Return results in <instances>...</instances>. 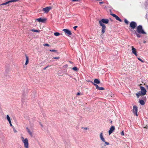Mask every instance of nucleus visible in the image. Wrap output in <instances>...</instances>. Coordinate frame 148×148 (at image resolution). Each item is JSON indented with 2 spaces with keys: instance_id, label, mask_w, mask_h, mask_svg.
<instances>
[{
  "instance_id": "obj_47",
  "label": "nucleus",
  "mask_w": 148,
  "mask_h": 148,
  "mask_svg": "<svg viewBox=\"0 0 148 148\" xmlns=\"http://www.w3.org/2000/svg\"><path fill=\"white\" fill-rule=\"evenodd\" d=\"M70 63H72V62H70Z\"/></svg>"
},
{
  "instance_id": "obj_37",
  "label": "nucleus",
  "mask_w": 148,
  "mask_h": 148,
  "mask_svg": "<svg viewBox=\"0 0 148 148\" xmlns=\"http://www.w3.org/2000/svg\"><path fill=\"white\" fill-rule=\"evenodd\" d=\"M77 26H75L73 27V29L75 30L77 28Z\"/></svg>"
},
{
  "instance_id": "obj_33",
  "label": "nucleus",
  "mask_w": 148,
  "mask_h": 148,
  "mask_svg": "<svg viewBox=\"0 0 148 148\" xmlns=\"http://www.w3.org/2000/svg\"><path fill=\"white\" fill-rule=\"evenodd\" d=\"M50 51L51 52H56V50H55L52 49V50H50Z\"/></svg>"
},
{
  "instance_id": "obj_14",
  "label": "nucleus",
  "mask_w": 148,
  "mask_h": 148,
  "mask_svg": "<svg viewBox=\"0 0 148 148\" xmlns=\"http://www.w3.org/2000/svg\"><path fill=\"white\" fill-rule=\"evenodd\" d=\"M65 32L68 36H70L72 35L71 32L67 29H65Z\"/></svg>"
},
{
  "instance_id": "obj_22",
  "label": "nucleus",
  "mask_w": 148,
  "mask_h": 148,
  "mask_svg": "<svg viewBox=\"0 0 148 148\" xmlns=\"http://www.w3.org/2000/svg\"><path fill=\"white\" fill-rule=\"evenodd\" d=\"M18 1V0H11L8 1L9 3L13 2H16Z\"/></svg>"
},
{
  "instance_id": "obj_29",
  "label": "nucleus",
  "mask_w": 148,
  "mask_h": 148,
  "mask_svg": "<svg viewBox=\"0 0 148 148\" xmlns=\"http://www.w3.org/2000/svg\"><path fill=\"white\" fill-rule=\"evenodd\" d=\"M104 89L103 88L101 87H99V88L98 90H104Z\"/></svg>"
},
{
  "instance_id": "obj_32",
  "label": "nucleus",
  "mask_w": 148,
  "mask_h": 148,
  "mask_svg": "<svg viewBox=\"0 0 148 148\" xmlns=\"http://www.w3.org/2000/svg\"><path fill=\"white\" fill-rule=\"evenodd\" d=\"M44 46H49V45L48 44H45L43 45Z\"/></svg>"
},
{
  "instance_id": "obj_20",
  "label": "nucleus",
  "mask_w": 148,
  "mask_h": 148,
  "mask_svg": "<svg viewBox=\"0 0 148 148\" xmlns=\"http://www.w3.org/2000/svg\"><path fill=\"white\" fill-rule=\"evenodd\" d=\"M91 82L93 84V85H94L96 87V88L98 90L99 88V87L98 86L97 84H96L94 83L93 82Z\"/></svg>"
},
{
  "instance_id": "obj_1",
  "label": "nucleus",
  "mask_w": 148,
  "mask_h": 148,
  "mask_svg": "<svg viewBox=\"0 0 148 148\" xmlns=\"http://www.w3.org/2000/svg\"><path fill=\"white\" fill-rule=\"evenodd\" d=\"M134 32L138 38H140L141 37L140 34H146V33L143 29L142 26L141 25L138 26L137 27L136 31L134 30Z\"/></svg>"
},
{
  "instance_id": "obj_12",
  "label": "nucleus",
  "mask_w": 148,
  "mask_h": 148,
  "mask_svg": "<svg viewBox=\"0 0 148 148\" xmlns=\"http://www.w3.org/2000/svg\"><path fill=\"white\" fill-rule=\"evenodd\" d=\"M100 26L102 27L101 32L104 33L105 32L106 29V26L105 25H100Z\"/></svg>"
},
{
  "instance_id": "obj_17",
  "label": "nucleus",
  "mask_w": 148,
  "mask_h": 148,
  "mask_svg": "<svg viewBox=\"0 0 148 148\" xmlns=\"http://www.w3.org/2000/svg\"><path fill=\"white\" fill-rule=\"evenodd\" d=\"M25 57L26 58V61L25 63V64L27 65L29 62V58L28 57L25 55Z\"/></svg>"
},
{
  "instance_id": "obj_3",
  "label": "nucleus",
  "mask_w": 148,
  "mask_h": 148,
  "mask_svg": "<svg viewBox=\"0 0 148 148\" xmlns=\"http://www.w3.org/2000/svg\"><path fill=\"white\" fill-rule=\"evenodd\" d=\"M100 138L101 140L103 142H104L105 144L104 146H106V145H109L110 143L108 142H106L105 140V138L103 137L102 132L100 134Z\"/></svg>"
},
{
  "instance_id": "obj_13",
  "label": "nucleus",
  "mask_w": 148,
  "mask_h": 148,
  "mask_svg": "<svg viewBox=\"0 0 148 148\" xmlns=\"http://www.w3.org/2000/svg\"><path fill=\"white\" fill-rule=\"evenodd\" d=\"M36 20L38 21L39 22L44 23L45 21L47 20L46 18H40L36 19Z\"/></svg>"
},
{
  "instance_id": "obj_25",
  "label": "nucleus",
  "mask_w": 148,
  "mask_h": 148,
  "mask_svg": "<svg viewBox=\"0 0 148 148\" xmlns=\"http://www.w3.org/2000/svg\"><path fill=\"white\" fill-rule=\"evenodd\" d=\"M54 35L56 36H58L60 35V34L58 32H55L54 33Z\"/></svg>"
},
{
  "instance_id": "obj_39",
  "label": "nucleus",
  "mask_w": 148,
  "mask_h": 148,
  "mask_svg": "<svg viewBox=\"0 0 148 148\" xmlns=\"http://www.w3.org/2000/svg\"><path fill=\"white\" fill-rule=\"evenodd\" d=\"M9 123L10 124V126L11 127H12V125L11 124V121L10 122H9Z\"/></svg>"
},
{
  "instance_id": "obj_23",
  "label": "nucleus",
  "mask_w": 148,
  "mask_h": 148,
  "mask_svg": "<svg viewBox=\"0 0 148 148\" xmlns=\"http://www.w3.org/2000/svg\"><path fill=\"white\" fill-rule=\"evenodd\" d=\"M9 3L8 1L5 3H2V4H0V6L1 5H6Z\"/></svg>"
},
{
  "instance_id": "obj_42",
  "label": "nucleus",
  "mask_w": 148,
  "mask_h": 148,
  "mask_svg": "<svg viewBox=\"0 0 148 148\" xmlns=\"http://www.w3.org/2000/svg\"><path fill=\"white\" fill-rule=\"evenodd\" d=\"M40 125H41V126L42 127V126H42V124H40Z\"/></svg>"
},
{
  "instance_id": "obj_16",
  "label": "nucleus",
  "mask_w": 148,
  "mask_h": 148,
  "mask_svg": "<svg viewBox=\"0 0 148 148\" xmlns=\"http://www.w3.org/2000/svg\"><path fill=\"white\" fill-rule=\"evenodd\" d=\"M139 103L142 106L144 105L145 103L144 101L142 99H139Z\"/></svg>"
},
{
  "instance_id": "obj_7",
  "label": "nucleus",
  "mask_w": 148,
  "mask_h": 148,
  "mask_svg": "<svg viewBox=\"0 0 148 148\" xmlns=\"http://www.w3.org/2000/svg\"><path fill=\"white\" fill-rule=\"evenodd\" d=\"M136 23L134 21H132L130 23V26L132 29H134L136 28L137 26Z\"/></svg>"
},
{
  "instance_id": "obj_30",
  "label": "nucleus",
  "mask_w": 148,
  "mask_h": 148,
  "mask_svg": "<svg viewBox=\"0 0 148 148\" xmlns=\"http://www.w3.org/2000/svg\"><path fill=\"white\" fill-rule=\"evenodd\" d=\"M138 59L139 60L141 61L142 62H144V61L143 60H142L140 58H138Z\"/></svg>"
},
{
  "instance_id": "obj_36",
  "label": "nucleus",
  "mask_w": 148,
  "mask_h": 148,
  "mask_svg": "<svg viewBox=\"0 0 148 148\" xmlns=\"http://www.w3.org/2000/svg\"><path fill=\"white\" fill-rule=\"evenodd\" d=\"M13 130L14 132L16 133L17 132V131L15 130V128H13Z\"/></svg>"
},
{
  "instance_id": "obj_35",
  "label": "nucleus",
  "mask_w": 148,
  "mask_h": 148,
  "mask_svg": "<svg viewBox=\"0 0 148 148\" xmlns=\"http://www.w3.org/2000/svg\"><path fill=\"white\" fill-rule=\"evenodd\" d=\"M124 133L123 131H122L121 133V135L122 136L124 135Z\"/></svg>"
},
{
  "instance_id": "obj_15",
  "label": "nucleus",
  "mask_w": 148,
  "mask_h": 148,
  "mask_svg": "<svg viewBox=\"0 0 148 148\" xmlns=\"http://www.w3.org/2000/svg\"><path fill=\"white\" fill-rule=\"evenodd\" d=\"M132 52L133 53L135 54L136 56H137V53L136 51V49L135 48H134L133 47H132Z\"/></svg>"
},
{
  "instance_id": "obj_43",
  "label": "nucleus",
  "mask_w": 148,
  "mask_h": 148,
  "mask_svg": "<svg viewBox=\"0 0 148 148\" xmlns=\"http://www.w3.org/2000/svg\"><path fill=\"white\" fill-rule=\"evenodd\" d=\"M62 30L64 32H65V29H63Z\"/></svg>"
},
{
  "instance_id": "obj_40",
  "label": "nucleus",
  "mask_w": 148,
  "mask_h": 148,
  "mask_svg": "<svg viewBox=\"0 0 148 148\" xmlns=\"http://www.w3.org/2000/svg\"><path fill=\"white\" fill-rule=\"evenodd\" d=\"M100 4H103V2H99V3Z\"/></svg>"
},
{
  "instance_id": "obj_19",
  "label": "nucleus",
  "mask_w": 148,
  "mask_h": 148,
  "mask_svg": "<svg viewBox=\"0 0 148 148\" xmlns=\"http://www.w3.org/2000/svg\"><path fill=\"white\" fill-rule=\"evenodd\" d=\"M26 129L27 130V131L28 133L30 134V135H31V136H32V133L31 132V131H30L29 129L27 127L26 128Z\"/></svg>"
},
{
  "instance_id": "obj_9",
  "label": "nucleus",
  "mask_w": 148,
  "mask_h": 148,
  "mask_svg": "<svg viewBox=\"0 0 148 148\" xmlns=\"http://www.w3.org/2000/svg\"><path fill=\"white\" fill-rule=\"evenodd\" d=\"M51 8H52L51 6L43 8L42 11H43L45 13H47L51 9Z\"/></svg>"
},
{
  "instance_id": "obj_11",
  "label": "nucleus",
  "mask_w": 148,
  "mask_h": 148,
  "mask_svg": "<svg viewBox=\"0 0 148 148\" xmlns=\"http://www.w3.org/2000/svg\"><path fill=\"white\" fill-rule=\"evenodd\" d=\"M115 127L114 126H111L110 130L109 131V134L110 135L115 130Z\"/></svg>"
},
{
  "instance_id": "obj_27",
  "label": "nucleus",
  "mask_w": 148,
  "mask_h": 148,
  "mask_svg": "<svg viewBox=\"0 0 148 148\" xmlns=\"http://www.w3.org/2000/svg\"><path fill=\"white\" fill-rule=\"evenodd\" d=\"M21 138L22 139V142L24 140H26V139H27V138H24L23 136H22L21 137Z\"/></svg>"
},
{
  "instance_id": "obj_6",
  "label": "nucleus",
  "mask_w": 148,
  "mask_h": 148,
  "mask_svg": "<svg viewBox=\"0 0 148 148\" xmlns=\"http://www.w3.org/2000/svg\"><path fill=\"white\" fill-rule=\"evenodd\" d=\"M132 110L133 113L135 114L136 116H137L138 108L136 106L134 105L133 106Z\"/></svg>"
},
{
  "instance_id": "obj_10",
  "label": "nucleus",
  "mask_w": 148,
  "mask_h": 148,
  "mask_svg": "<svg viewBox=\"0 0 148 148\" xmlns=\"http://www.w3.org/2000/svg\"><path fill=\"white\" fill-rule=\"evenodd\" d=\"M111 15H112L113 17H115L116 20L119 21L120 22H121L122 21V20L116 14H111Z\"/></svg>"
},
{
  "instance_id": "obj_24",
  "label": "nucleus",
  "mask_w": 148,
  "mask_h": 148,
  "mask_svg": "<svg viewBox=\"0 0 148 148\" xmlns=\"http://www.w3.org/2000/svg\"><path fill=\"white\" fill-rule=\"evenodd\" d=\"M31 31H32V32H39V31L38 30L34 29H31Z\"/></svg>"
},
{
  "instance_id": "obj_45",
  "label": "nucleus",
  "mask_w": 148,
  "mask_h": 148,
  "mask_svg": "<svg viewBox=\"0 0 148 148\" xmlns=\"http://www.w3.org/2000/svg\"><path fill=\"white\" fill-rule=\"evenodd\" d=\"M65 67H66L67 66V65L65 64Z\"/></svg>"
},
{
  "instance_id": "obj_2",
  "label": "nucleus",
  "mask_w": 148,
  "mask_h": 148,
  "mask_svg": "<svg viewBox=\"0 0 148 148\" xmlns=\"http://www.w3.org/2000/svg\"><path fill=\"white\" fill-rule=\"evenodd\" d=\"M140 89L141 91H139L136 94V95L138 98L140 96L145 95L147 91L144 87L140 86Z\"/></svg>"
},
{
  "instance_id": "obj_34",
  "label": "nucleus",
  "mask_w": 148,
  "mask_h": 148,
  "mask_svg": "<svg viewBox=\"0 0 148 148\" xmlns=\"http://www.w3.org/2000/svg\"><path fill=\"white\" fill-rule=\"evenodd\" d=\"M82 129H84V130H86L88 129V128L87 127H82Z\"/></svg>"
},
{
  "instance_id": "obj_28",
  "label": "nucleus",
  "mask_w": 148,
  "mask_h": 148,
  "mask_svg": "<svg viewBox=\"0 0 148 148\" xmlns=\"http://www.w3.org/2000/svg\"><path fill=\"white\" fill-rule=\"evenodd\" d=\"M124 22L126 24H128L129 22L126 19H125Z\"/></svg>"
},
{
  "instance_id": "obj_26",
  "label": "nucleus",
  "mask_w": 148,
  "mask_h": 148,
  "mask_svg": "<svg viewBox=\"0 0 148 148\" xmlns=\"http://www.w3.org/2000/svg\"><path fill=\"white\" fill-rule=\"evenodd\" d=\"M72 69L73 70L75 71H77L78 70L77 68L75 66L73 67Z\"/></svg>"
},
{
  "instance_id": "obj_4",
  "label": "nucleus",
  "mask_w": 148,
  "mask_h": 148,
  "mask_svg": "<svg viewBox=\"0 0 148 148\" xmlns=\"http://www.w3.org/2000/svg\"><path fill=\"white\" fill-rule=\"evenodd\" d=\"M100 138L101 140L103 142H104L105 144L104 146H106V145H109L110 143L108 142H106L105 140V138L103 137L102 132L100 134Z\"/></svg>"
},
{
  "instance_id": "obj_44",
  "label": "nucleus",
  "mask_w": 148,
  "mask_h": 148,
  "mask_svg": "<svg viewBox=\"0 0 148 148\" xmlns=\"http://www.w3.org/2000/svg\"><path fill=\"white\" fill-rule=\"evenodd\" d=\"M147 90H148V86H147Z\"/></svg>"
},
{
  "instance_id": "obj_31",
  "label": "nucleus",
  "mask_w": 148,
  "mask_h": 148,
  "mask_svg": "<svg viewBox=\"0 0 148 148\" xmlns=\"http://www.w3.org/2000/svg\"><path fill=\"white\" fill-rule=\"evenodd\" d=\"M60 58L59 57H54L53 58V59H60Z\"/></svg>"
},
{
  "instance_id": "obj_8",
  "label": "nucleus",
  "mask_w": 148,
  "mask_h": 148,
  "mask_svg": "<svg viewBox=\"0 0 148 148\" xmlns=\"http://www.w3.org/2000/svg\"><path fill=\"white\" fill-rule=\"evenodd\" d=\"M24 144L25 148H29V143L27 138L22 142Z\"/></svg>"
},
{
  "instance_id": "obj_5",
  "label": "nucleus",
  "mask_w": 148,
  "mask_h": 148,
  "mask_svg": "<svg viewBox=\"0 0 148 148\" xmlns=\"http://www.w3.org/2000/svg\"><path fill=\"white\" fill-rule=\"evenodd\" d=\"M109 22V20L107 19H102L99 21L100 25H104L103 23L108 24Z\"/></svg>"
},
{
  "instance_id": "obj_41",
  "label": "nucleus",
  "mask_w": 148,
  "mask_h": 148,
  "mask_svg": "<svg viewBox=\"0 0 148 148\" xmlns=\"http://www.w3.org/2000/svg\"><path fill=\"white\" fill-rule=\"evenodd\" d=\"M80 94V93L79 92L77 93V95H79Z\"/></svg>"
},
{
  "instance_id": "obj_38",
  "label": "nucleus",
  "mask_w": 148,
  "mask_h": 148,
  "mask_svg": "<svg viewBox=\"0 0 148 148\" xmlns=\"http://www.w3.org/2000/svg\"><path fill=\"white\" fill-rule=\"evenodd\" d=\"M49 66H47L44 68H43V69L45 70H46V69Z\"/></svg>"
},
{
  "instance_id": "obj_21",
  "label": "nucleus",
  "mask_w": 148,
  "mask_h": 148,
  "mask_svg": "<svg viewBox=\"0 0 148 148\" xmlns=\"http://www.w3.org/2000/svg\"><path fill=\"white\" fill-rule=\"evenodd\" d=\"M6 118L9 122H11L10 118L8 115H7Z\"/></svg>"
},
{
  "instance_id": "obj_18",
  "label": "nucleus",
  "mask_w": 148,
  "mask_h": 148,
  "mask_svg": "<svg viewBox=\"0 0 148 148\" xmlns=\"http://www.w3.org/2000/svg\"><path fill=\"white\" fill-rule=\"evenodd\" d=\"M94 82L96 84H99L100 83V81L97 79H95L94 80Z\"/></svg>"
},
{
  "instance_id": "obj_46",
  "label": "nucleus",
  "mask_w": 148,
  "mask_h": 148,
  "mask_svg": "<svg viewBox=\"0 0 148 148\" xmlns=\"http://www.w3.org/2000/svg\"><path fill=\"white\" fill-rule=\"evenodd\" d=\"M145 42H145V41H144V42H144V43H145Z\"/></svg>"
}]
</instances>
